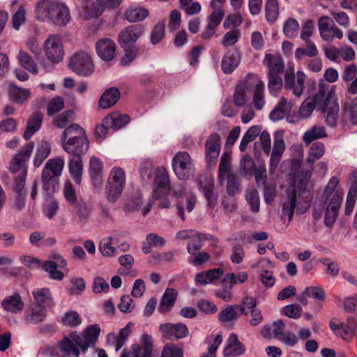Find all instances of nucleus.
<instances>
[{
	"label": "nucleus",
	"instance_id": "56",
	"mask_svg": "<svg viewBox=\"0 0 357 357\" xmlns=\"http://www.w3.org/2000/svg\"><path fill=\"white\" fill-rule=\"evenodd\" d=\"M238 308L236 305H229L219 313L218 319L221 322H229L235 320L238 317Z\"/></svg>",
	"mask_w": 357,
	"mask_h": 357
},
{
	"label": "nucleus",
	"instance_id": "21",
	"mask_svg": "<svg viewBox=\"0 0 357 357\" xmlns=\"http://www.w3.org/2000/svg\"><path fill=\"white\" fill-rule=\"evenodd\" d=\"M96 52L100 58L106 61H112L116 55V44L110 38L99 40L96 45Z\"/></svg>",
	"mask_w": 357,
	"mask_h": 357
},
{
	"label": "nucleus",
	"instance_id": "52",
	"mask_svg": "<svg viewBox=\"0 0 357 357\" xmlns=\"http://www.w3.org/2000/svg\"><path fill=\"white\" fill-rule=\"evenodd\" d=\"M320 112L326 114V122L329 126L333 128L336 126L339 113V105L337 102L332 103L325 111Z\"/></svg>",
	"mask_w": 357,
	"mask_h": 357
},
{
	"label": "nucleus",
	"instance_id": "48",
	"mask_svg": "<svg viewBox=\"0 0 357 357\" xmlns=\"http://www.w3.org/2000/svg\"><path fill=\"white\" fill-rule=\"evenodd\" d=\"M327 136L323 126H314L307 130L303 135V141L306 144H310L312 141Z\"/></svg>",
	"mask_w": 357,
	"mask_h": 357
},
{
	"label": "nucleus",
	"instance_id": "18",
	"mask_svg": "<svg viewBox=\"0 0 357 357\" xmlns=\"http://www.w3.org/2000/svg\"><path fill=\"white\" fill-rule=\"evenodd\" d=\"M169 189V181L167 172L165 169L155 171L153 180V199H160L166 195Z\"/></svg>",
	"mask_w": 357,
	"mask_h": 357
},
{
	"label": "nucleus",
	"instance_id": "47",
	"mask_svg": "<svg viewBox=\"0 0 357 357\" xmlns=\"http://www.w3.org/2000/svg\"><path fill=\"white\" fill-rule=\"evenodd\" d=\"M261 130V128L259 126H254L247 130L241 139L239 145V149L241 152H244L246 150L248 144L259 135Z\"/></svg>",
	"mask_w": 357,
	"mask_h": 357
},
{
	"label": "nucleus",
	"instance_id": "16",
	"mask_svg": "<svg viewBox=\"0 0 357 357\" xmlns=\"http://www.w3.org/2000/svg\"><path fill=\"white\" fill-rule=\"evenodd\" d=\"M220 137L217 133L211 134L205 143L206 160L208 167H215L220 152Z\"/></svg>",
	"mask_w": 357,
	"mask_h": 357
},
{
	"label": "nucleus",
	"instance_id": "3",
	"mask_svg": "<svg viewBox=\"0 0 357 357\" xmlns=\"http://www.w3.org/2000/svg\"><path fill=\"white\" fill-rule=\"evenodd\" d=\"M61 142L63 150L70 155H83L89 148L85 130L77 123L71 124L64 130Z\"/></svg>",
	"mask_w": 357,
	"mask_h": 357
},
{
	"label": "nucleus",
	"instance_id": "59",
	"mask_svg": "<svg viewBox=\"0 0 357 357\" xmlns=\"http://www.w3.org/2000/svg\"><path fill=\"white\" fill-rule=\"evenodd\" d=\"M241 33L238 29H232L227 31L222 37V45L224 47L233 46L241 38Z\"/></svg>",
	"mask_w": 357,
	"mask_h": 357
},
{
	"label": "nucleus",
	"instance_id": "15",
	"mask_svg": "<svg viewBox=\"0 0 357 357\" xmlns=\"http://www.w3.org/2000/svg\"><path fill=\"white\" fill-rule=\"evenodd\" d=\"M33 148V142H30L13 157L10 162V170L13 174L18 173V175H21L22 171L26 170L25 168V164L29 159Z\"/></svg>",
	"mask_w": 357,
	"mask_h": 357
},
{
	"label": "nucleus",
	"instance_id": "50",
	"mask_svg": "<svg viewBox=\"0 0 357 357\" xmlns=\"http://www.w3.org/2000/svg\"><path fill=\"white\" fill-rule=\"evenodd\" d=\"M343 339L345 340H351L354 336L357 335V318L349 317L346 322L343 331Z\"/></svg>",
	"mask_w": 357,
	"mask_h": 357
},
{
	"label": "nucleus",
	"instance_id": "24",
	"mask_svg": "<svg viewBox=\"0 0 357 357\" xmlns=\"http://www.w3.org/2000/svg\"><path fill=\"white\" fill-rule=\"evenodd\" d=\"M244 345L238 340L237 335L231 333L227 342V346L224 349L225 356H238L245 353Z\"/></svg>",
	"mask_w": 357,
	"mask_h": 357
},
{
	"label": "nucleus",
	"instance_id": "44",
	"mask_svg": "<svg viewBox=\"0 0 357 357\" xmlns=\"http://www.w3.org/2000/svg\"><path fill=\"white\" fill-rule=\"evenodd\" d=\"M289 109L287 100L285 98H282L276 107L271 111L269 114V118L273 121L282 119L286 113Z\"/></svg>",
	"mask_w": 357,
	"mask_h": 357
},
{
	"label": "nucleus",
	"instance_id": "5",
	"mask_svg": "<svg viewBox=\"0 0 357 357\" xmlns=\"http://www.w3.org/2000/svg\"><path fill=\"white\" fill-rule=\"evenodd\" d=\"M263 63L268 68V91L271 95L276 96L283 86L281 77L284 70L282 59L280 57H275L273 54L268 53L265 54Z\"/></svg>",
	"mask_w": 357,
	"mask_h": 357
},
{
	"label": "nucleus",
	"instance_id": "32",
	"mask_svg": "<svg viewBox=\"0 0 357 357\" xmlns=\"http://www.w3.org/2000/svg\"><path fill=\"white\" fill-rule=\"evenodd\" d=\"M296 204V194L294 190L287 191V199L284 201L282 208V216H288V220L293 218Z\"/></svg>",
	"mask_w": 357,
	"mask_h": 357
},
{
	"label": "nucleus",
	"instance_id": "4",
	"mask_svg": "<svg viewBox=\"0 0 357 357\" xmlns=\"http://www.w3.org/2000/svg\"><path fill=\"white\" fill-rule=\"evenodd\" d=\"M64 164V159L60 157L50 159L46 162L41 175L43 192L45 196H52L56 190Z\"/></svg>",
	"mask_w": 357,
	"mask_h": 357
},
{
	"label": "nucleus",
	"instance_id": "64",
	"mask_svg": "<svg viewBox=\"0 0 357 357\" xmlns=\"http://www.w3.org/2000/svg\"><path fill=\"white\" fill-rule=\"evenodd\" d=\"M161 357H183V350L175 344H169L164 347Z\"/></svg>",
	"mask_w": 357,
	"mask_h": 357
},
{
	"label": "nucleus",
	"instance_id": "40",
	"mask_svg": "<svg viewBox=\"0 0 357 357\" xmlns=\"http://www.w3.org/2000/svg\"><path fill=\"white\" fill-rule=\"evenodd\" d=\"M8 90L10 99L18 103L26 101L30 96L28 89L20 88L12 83L8 85Z\"/></svg>",
	"mask_w": 357,
	"mask_h": 357
},
{
	"label": "nucleus",
	"instance_id": "43",
	"mask_svg": "<svg viewBox=\"0 0 357 357\" xmlns=\"http://www.w3.org/2000/svg\"><path fill=\"white\" fill-rule=\"evenodd\" d=\"M18 61L20 65L29 73L36 75L38 73V67L31 56L25 51L20 50Z\"/></svg>",
	"mask_w": 357,
	"mask_h": 357
},
{
	"label": "nucleus",
	"instance_id": "53",
	"mask_svg": "<svg viewBox=\"0 0 357 357\" xmlns=\"http://www.w3.org/2000/svg\"><path fill=\"white\" fill-rule=\"evenodd\" d=\"M227 186L226 191L228 195L235 196L241 190V182L235 174H230L226 176Z\"/></svg>",
	"mask_w": 357,
	"mask_h": 357
},
{
	"label": "nucleus",
	"instance_id": "9",
	"mask_svg": "<svg viewBox=\"0 0 357 357\" xmlns=\"http://www.w3.org/2000/svg\"><path fill=\"white\" fill-rule=\"evenodd\" d=\"M45 54L51 62L59 63L64 55L61 38L56 35L50 36L44 42Z\"/></svg>",
	"mask_w": 357,
	"mask_h": 357
},
{
	"label": "nucleus",
	"instance_id": "14",
	"mask_svg": "<svg viewBox=\"0 0 357 357\" xmlns=\"http://www.w3.org/2000/svg\"><path fill=\"white\" fill-rule=\"evenodd\" d=\"M246 82L254 86L252 104L257 110L263 109L265 100V85L259 76L254 74H248L246 77Z\"/></svg>",
	"mask_w": 357,
	"mask_h": 357
},
{
	"label": "nucleus",
	"instance_id": "36",
	"mask_svg": "<svg viewBox=\"0 0 357 357\" xmlns=\"http://www.w3.org/2000/svg\"><path fill=\"white\" fill-rule=\"evenodd\" d=\"M72 158L69 162V171L71 177L77 184H79L82 181L83 167L82 164V155H71Z\"/></svg>",
	"mask_w": 357,
	"mask_h": 357
},
{
	"label": "nucleus",
	"instance_id": "11",
	"mask_svg": "<svg viewBox=\"0 0 357 357\" xmlns=\"http://www.w3.org/2000/svg\"><path fill=\"white\" fill-rule=\"evenodd\" d=\"M144 27L140 24H132L123 29L119 33V43L127 51L141 37Z\"/></svg>",
	"mask_w": 357,
	"mask_h": 357
},
{
	"label": "nucleus",
	"instance_id": "6",
	"mask_svg": "<svg viewBox=\"0 0 357 357\" xmlns=\"http://www.w3.org/2000/svg\"><path fill=\"white\" fill-rule=\"evenodd\" d=\"M126 172L119 167H113L109 174L105 186V195L108 202L114 203L120 197L126 187Z\"/></svg>",
	"mask_w": 357,
	"mask_h": 357
},
{
	"label": "nucleus",
	"instance_id": "62",
	"mask_svg": "<svg viewBox=\"0 0 357 357\" xmlns=\"http://www.w3.org/2000/svg\"><path fill=\"white\" fill-rule=\"evenodd\" d=\"M317 109V105H315L314 102L311 100V98H306L303 103L301 104L299 109V116L302 119L308 118L313 110Z\"/></svg>",
	"mask_w": 357,
	"mask_h": 357
},
{
	"label": "nucleus",
	"instance_id": "8",
	"mask_svg": "<svg viewBox=\"0 0 357 357\" xmlns=\"http://www.w3.org/2000/svg\"><path fill=\"white\" fill-rule=\"evenodd\" d=\"M69 66L73 72L81 76H88L93 72L91 57L84 52L75 54L69 61Z\"/></svg>",
	"mask_w": 357,
	"mask_h": 357
},
{
	"label": "nucleus",
	"instance_id": "34",
	"mask_svg": "<svg viewBox=\"0 0 357 357\" xmlns=\"http://www.w3.org/2000/svg\"><path fill=\"white\" fill-rule=\"evenodd\" d=\"M240 59L238 55L232 52H227L222 59L221 67L223 73L229 74L238 66Z\"/></svg>",
	"mask_w": 357,
	"mask_h": 357
},
{
	"label": "nucleus",
	"instance_id": "17",
	"mask_svg": "<svg viewBox=\"0 0 357 357\" xmlns=\"http://www.w3.org/2000/svg\"><path fill=\"white\" fill-rule=\"evenodd\" d=\"M339 183L340 181L337 177L331 178L321 197L324 204H326L327 202H333L335 199H337V202H342L344 190L339 186Z\"/></svg>",
	"mask_w": 357,
	"mask_h": 357
},
{
	"label": "nucleus",
	"instance_id": "1",
	"mask_svg": "<svg viewBox=\"0 0 357 357\" xmlns=\"http://www.w3.org/2000/svg\"><path fill=\"white\" fill-rule=\"evenodd\" d=\"M100 333V328L98 324L88 326L83 333H71L68 337H64L56 347L52 348L51 354L59 357L70 355L79 357L78 348L85 353L88 348L96 344Z\"/></svg>",
	"mask_w": 357,
	"mask_h": 357
},
{
	"label": "nucleus",
	"instance_id": "58",
	"mask_svg": "<svg viewBox=\"0 0 357 357\" xmlns=\"http://www.w3.org/2000/svg\"><path fill=\"white\" fill-rule=\"evenodd\" d=\"M132 327H133V324H132L131 322H129L128 324H127V325L124 328H123L120 330V331L118 334L117 343L116 344V346H115L116 351H119L121 349V347L124 345V344L126 341V339L128 338V337L130 335V334L132 332Z\"/></svg>",
	"mask_w": 357,
	"mask_h": 357
},
{
	"label": "nucleus",
	"instance_id": "29",
	"mask_svg": "<svg viewBox=\"0 0 357 357\" xmlns=\"http://www.w3.org/2000/svg\"><path fill=\"white\" fill-rule=\"evenodd\" d=\"M36 305L46 308L54 305V301L48 288H38L32 291Z\"/></svg>",
	"mask_w": 357,
	"mask_h": 357
},
{
	"label": "nucleus",
	"instance_id": "23",
	"mask_svg": "<svg viewBox=\"0 0 357 357\" xmlns=\"http://www.w3.org/2000/svg\"><path fill=\"white\" fill-rule=\"evenodd\" d=\"M342 119L345 123L357 126V96L345 102L342 107Z\"/></svg>",
	"mask_w": 357,
	"mask_h": 357
},
{
	"label": "nucleus",
	"instance_id": "54",
	"mask_svg": "<svg viewBox=\"0 0 357 357\" xmlns=\"http://www.w3.org/2000/svg\"><path fill=\"white\" fill-rule=\"evenodd\" d=\"M299 30L298 22L294 19L289 18L286 20L283 25V33L288 38H294L298 36Z\"/></svg>",
	"mask_w": 357,
	"mask_h": 357
},
{
	"label": "nucleus",
	"instance_id": "49",
	"mask_svg": "<svg viewBox=\"0 0 357 357\" xmlns=\"http://www.w3.org/2000/svg\"><path fill=\"white\" fill-rule=\"evenodd\" d=\"M286 146L284 140V131L277 130L273 135V146L272 153L273 155L282 156Z\"/></svg>",
	"mask_w": 357,
	"mask_h": 357
},
{
	"label": "nucleus",
	"instance_id": "41",
	"mask_svg": "<svg viewBox=\"0 0 357 357\" xmlns=\"http://www.w3.org/2000/svg\"><path fill=\"white\" fill-rule=\"evenodd\" d=\"M130 121V116L127 114L112 113L105 116V122L107 126H112V128L118 130L126 126Z\"/></svg>",
	"mask_w": 357,
	"mask_h": 357
},
{
	"label": "nucleus",
	"instance_id": "33",
	"mask_svg": "<svg viewBox=\"0 0 357 357\" xmlns=\"http://www.w3.org/2000/svg\"><path fill=\"white\" fill-rule=\"evenodd\" d=\"M120 97L119 91L114 87L106 90L99 100V106L103 109H107L113 106Z\"/></svg>",
	"mask_w": 357,
	"mask_h": 357
},
{
	"label": "nucleus",
	"instance_id": "26",
	"mask_svg": "<svg viewBox=\"0 0 357 357\" xmlns=\"http://www.w3.org/2000/svg\"><path fill=\"white\" fill-rule=\"evenodd\" d=\"M1 306L4 310L17 314L22 311L24 305L21 296L19 294H14L13 295L6 297L1 301Z\"/></svg>",
	"mask_w": 357,
	"mask_h": 357
},
{
	"label": "nucleus",
	"instance_id": "19",
	"mask_svg": "<svg viewBox=\"0 0 357 357\" xmlns=\"http://www.w3.org/2000/svg\"><path fill=\"white\" fill-rule=\"evenodd\" d=\"M108 3L112 8L118 7L122 0H107ZM105 8V0H86V19L99 17Z\"/></svg>",
	"mask_w": 357,
	"mask_h": 357
},
{
	"label": "nucleus",
	"instance_id": "20",
	"mask_svg": "<svg viewBox=\"0 0 357 357\" xmlns=\"http://www.w3.org/2000/svg\"><path fill=\"white\" fill-rule=\"evenodd\" d=\"M159 331L165 337H174L177 340L187 337L189 333L187 326L181 323H165L160 324Z\"/></svg>",
	"mask_w": 357,
	"mask_h": 357
},
{
	"label": "nucleus",
	"instance_id": "57",
	"mask_svg": "<svg viewBox=\"0 0 357 357\" xmlns=\"http://www.w3.org/2000/svg\"><path fill=\"white\" fill-rule=\"evenodd\" d=\"M64 107V100L61 96H57L52 98L47 104V113L49 116H52Z\"/></svg>",
	"mask_w": 357,
	"mask_h": 357
},
{
	"label": "nucleus",
	"instance_id": "39",
	"mask_svg": "<svg viewBox=\"0 0 357 357\" xmlns=\"http://www.w3.org/2000/svg\"><path fill=\"white\" fill-rule=\"evenodd\" d=\"M117 241L112 237L108 236L102 239L98 245V250L104 257H111L117 254V248L112 245Z\"/></svg>",
	"mask_w": 357,
	"mask_h": 357
},
{
	"label": "nucleus",
	"instance_id": "60",
	"mask_svg": "<svg viewBox=\"0 0 357 357\" xmlns=\"http://www.w3.org/2000/svg\"><path fill=\"white\" fill-rule=\"evenodd\" d=\"M245 199L253 212L257 213L259 211V196L257 190H248L245 193Z\"/></svg>",
	"mask_w": 357,
	"mask_h": 357
},
{
	"label": "nucleus",
	"instance_id": "45",
	"mask_svg": "<svg viewBox=\"0 0 357 357\" xmlns=\"http://www.w3.org/2000/svg\"><path fill=\"white\" fill-rule=\"evenodd\" d=\"M255 163L249 155H245L241 159L239 172L242 176H252L255 170Z\"/></svg>",
	"mask_w": 357,
	"mask_h": 357
},
{
	"label": "nucleus",
	"instance_id": "30",
	"mask_svg": "<svg viewBox=\"0 0 357 357\" xmlns=\"http://www.w3.org/2000/svg\"><path fill=\"white\" fill-rule=\"evenodd\" d=\"M43 116L40 112L33 113L27 122L26 128L24 132V138L29 139L41 127Z\"/></svg>",
	"mask_w": 357,
	"mask_h": 357
},
{
	"label": "nucleus",
	"instance_id": "55",
	"mask_svg": "<svg viewBox=\"0 0 357 357\" xmlns=\"http://www.w3.org/2000/svg\"><path fill=\"white\" fill-rule=\"evenodd\" d=\"M266 18L269 22H274L279 13L277 0H267L265 4Z\"/></svg>",
	"mask_w": 357,
	"mask_h": 357
},
{
	"label": "nucleus",
	"instance_id": "10",
	"mask_svg": "<svg viewBox=\"0 0 357 357\" xmlns=\"http://www.w3.org/2000/svg\"><path fill=\"white\" fill-rule=\"evenodd\" d=\"M306 76L302 71H298L294 75V70L287 72L284 75V87L286 90L290 91L292 93L300 98L305 89V82Z\"/></svg>",
	"mask_w": 357,
	"mask_h": 357
},
{
	"label": "nucleus",
	"instance_id": "12",
	"mask_svg": "<svg viewBox=\"0 0 357 357\" xmlns=\"http://www.w3.org/2000/svg\"><path fill=\"white\" fill-rule=\"evenodd\" d=\"M311 100L318 111H325L332 103L337 102L330 90V85L324 81L319 82L317 92Z\"/></svg>",
	"mask_w": 357,
	"mask_h": 357
},
{
	"label": "nucleus",
	"instance_id": "63",
	"mask_svg": "<svg viewBox=\"0 0 357 357\" xmlns=\"http://www.w3.org/2000/svg\"><path fill=\"white\" fill-rule=\"evenodd\" d=\"M73 112L71 110L64 111L56 116L53 120V124L59 128H63L70 123Z\"/></svg>",
	"mask_w": 357,
	"mask_h": 357
},
{
	"label": "nucleus",
	"instance_id": "51",
	"mask_svg": "<svg viewBox=\"0 0 357 357\" xmlns=\"http://www.w3.org/2000/svg\"><path fill=\"white\" fill-rule=\"evenodd\" d=\"M43 269L48 273L50 278L56 280H62L64 278V274L57 270V265L53 261H46L42 265Z\"/></svg>",
	"mask_w": 357,
	"mask_h": 357
},
{
	"label": "nucleus",
	"instance_id": "61",
	"mask_svg": "<svg viewBox=\"0 0 357 357\" xmlns=\"http://www.w3.org/2000/svg\"><path fill=\"white\" fill-rule=\"evenodd\" d=\"M242 314L247 315L252 310L256 309L257 301L254 297H245L241 305H236Z\"/></svg>",
	"mask_w": 357,
	"mask_h": 357
},
{
	"label": "nucleus",
	"instance_id": "35",
	"mask_svg": "<svg viewBox=\"0 0 357 357\" xmlns=\"http://www.w3.org/2000/svg\"><path fill=\"white\" fill-rule=\"evenodd\" d=\"M149 14L144 8L130 6L125 11L124 17L130 22H137L144 20Z\"/></svg>",
	"mask_w": 357,
	"mask_h": 357
},
{
	"label": "nucleus",
	"instance_id": "27",
	"mask_svg": "<svg viewBox=\"0 0 357 357\" xmlns=\"http://www.w3.org/2000/svg\"><path fill=\"white\" fill-rule=\"evenodd\" d=\"M337 199L333 202H327L325 213L324 225L328 228H331L337 220L339 211L342 202H337Z\"/></svg>",
	"mask_w": 357,
	"mask_h": 357
},
{
	"label": "nucleus",
	"instance_id": "22",
	"mask_svg": "<svg viewBox=\"0 0 357 357\" xmlns=\"http://www.w3.org/2000/svg\"><path fill=\"white\" fill-rule=\"evenodd\" d=\"M199 188L207 201V206L214 208L217 205L218 195L213 193L214 180L211 177H204L199 181Z\"/></svg>",
	"mask_w": 357,
	"mask_h": 357
},
{
	"label": "nucleus",
	"instance_id": "25",
	"mask_svg": "<svg viewBox=\"0 0 357 357\" xmlns=\"http://www.w3.org/2000/svg\"><path fill=\"white\" fill-rule=\"evenodd\" d=\"M46 317V310L36 305H30L24 313L26 321L32 325L38 324Z\"/></svg>",
	"mask_w": 357,
	"mask_h": 357
},
{
	"label": "nucleus",
	"instance_id": "37",
	"mask_svg": "<svg viewBox=\"0 0 357 357\" xmlns=\"http://www.w3.org/2000/svg\"><path fill=\"white\" fill-rule=\"evenodd\" d=\"M305 43V47H298L295 51V58L298 61H302L307 56L308 57H316L318 55V49L312 40L304 41Z\"/></svg>",
	"mask_w": 357,
	"mask_h": 357
},
{
	"label": "nucleus",
	"instance_id": "42",
	"mask_svg": "<svg viewBox=\"0 0 357 357\" xmlns=\"http://www.w3.org/2000/svg\"><path fill=\"white\" fill-rule=\"evenodd\" d=\"M143 339L144 342L143 347L134 346L131 357H151L152 352L151 337L148 335L144 334Z\"/></svg>",
	"mask_w": 357,
	"mask_h": 357
},
{
	"label": "nucleus",
	"instance_id": "31",
	"mask_svg": "<svg viewBox=\"0 0 357 357\" xmlns=\"http://www.w3.org/2000/svg\"><path fill=\"white\" fill-rule=\"evenodd\" d=\"M230 174H234L231 172V155L228 152H225L221 156L218 167V182L221 185L224 184L226 176Z\"/></svg>",
	"mask_w": 357,
	"mask_h": 357
},
{
	"label": "nucleus",
	"instance_id": "13",
	"mask_svg": "<svg viewBox=\"0 0 357 357\" xmlns=\"http://www.w3.org/2000/svg\"><path fill=\"white\" fill-rule=\"evenodd\" d=\"M318 29L321 38L325 41H332L334 38L341 39L343 32L328 16H322L318 21Z\"/></svg>",
	"mask_w": 357,
	"mask_h": 357
},
{
	"label": "nucleus",
	"instance_id": "28",
	"mask_svg": "<svg viewBox=\"0 0 357 357\" xmlns=\"http://www.w3.org/2000/svg\"><path fill=\"white\" fill-rule=\"evenodd\" d=\"M178 291L173 288H167L164 292L159 307L158 311L161 314H166L170 311L172 307L174 305Z\"/></svg>",
	"mask_w": 357,
	"mask_h": 357
},
{
	"label": "nucleus",
	"instance_id": "38",
	"mask_svg": "<svg viewBox=\"0 0 357 357\" xmlns=\"http://www.w3.org/2000/svg\"><path fill=\"white\" fill-rule=\"evenodd\" d=\"M51 152V146L46 141H41L38 143L36 155L33 160V165L36 167H40L44 160L49 156Z\"/></svg>",
	"mask_w": 357,
	"mask_h": 357
},
{
	"label": "nucleus",
	"instance_id": "2",
	"mask_svg": "<svg viewBox=\"0 0 357 357\" xmlns=\"http://www.w3.org/2000/svg\"><path fill=\"white\" fill-rule=\"evenodd\" d=\"M36 17L42 22H51L59 26H66L70 20L68 6L60 2L43 0L37 4Z\"/></svg>",
	"mask_w": 357,
	"mask_h": 357
},
{
	"label": "nucleus",
	"instance_id": "7",
	"mask_svg": "<svg viewBox=\"0 0 357 357\" xmlns=\"http://www.w3.org/2000/svg\"><path fill=\"white\" fill-rule=\"evenodd\" d=\"M172 167L181 180L188 179L193 174V164L190 155L185 151L178 152L172 159Z\"/></svg>",
	"mask_w": 357,
	"mask_h": 357
},
{
	"label": "nucleus",
	"instance_id": "46",
	"mask_svg": "<svg viewBox=\"0 0 357 357\" xmlns=\"http://www.w3.org/2000/svg\"><path fill=\"white\" fill-rule=\"evenodd\" d=\"M325 146L322 142H317L311 146L306 159L307 164L313 165L315 161L321 158L324 154Z\"/></svg>",
	"mask_w": 357,
	"mask_h": 357
}]
</instances>
